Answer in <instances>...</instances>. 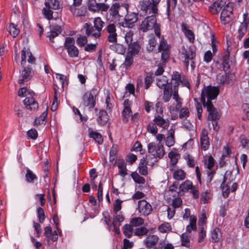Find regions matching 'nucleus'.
<instances>
[{"label": "nucleus", "instance_id": "nucleus-38", "mask_svg": "<svg viewBox=\"0 0 249 249\" xmlns=\"http://www.w3.org/2000/svg\"><path fill=\"white\" fill-rule=\"evenodd\" d=\"M193 186L192 182L190 180H187L180 185L179 191L183 193L190 191Z\"/></svg>", "mask_w": 249, "mask_h": 249}, {"label": "nucleus", "instance_id": "nucleus-62", "mask_svg": "<svg viewBox=\"0 0 249 249\" xmlns=\"http://www.w3.org/2000/svg\"><path fill=\"white\" fill-rule=\"evenodd\" d=\"M207 222V217L205 211H203L201 213V216L198 220V225L199 227H206Z\"/></svg>", "mask_w": 249, "mask_h": 249}, {"label": "nucleus", "instance_id": "nucleus-7", "mask_svg": "<svg viewBox=\"0 0 249 249\" xmlns=\"http://www.w3.org/2000/svg\"><path fill=\"white\" fill-rule=\"evenodd\" d=\"M99 90L96 88H92L90 91L86 92L82 97L84 106L89 108V110L94 108L96 105V97Z\"/></svg>", "mask_w": 249, "mask_h": 249}, {"label": "nucleus", "instance_id": "nucleus-40", "mask_svg": "<svg viewBox=\"0 0 249 249\" xmlns=\"http://www.w3.org/2000/svg\"><path fill=\"white\" fill-rule=\"evenodd\" d=\"M34 93L25 87L21 88L18 91V95L19 97H28L31 95H34Z\"/></svg>", "mask_w": 249, "mask_h": 249}, {"label": "nucleus", "instance_id": "nucleus-49", "mask_svg": "<svg viewBox=\"0 0 249 249\" xmlns=\"http://www.w3.org/2000/svg\"><path fill=\"white\" fill-rule=\"evenodd\" d=\"M130 223L132 227H138L144 223V220L140 217H133L131 218Z\"/></svg>", "mask_w": 249, "mask_h": 249}, {"label": "nucleus", "instance_id": "nucleus-61", "mask_svg": "<svg viewBox=\"0 0 249 249\" xmlns=\"http://www.w3.org/2000/svg\"><path fill=\"white\" fill-rule=\"evenodd\" d=\"M148 232V230L146 228L142 227L136 228L135 230L134 234L137 236H143L146 234Z\"/></svg>", "mask_w": 249, "mask_h": 249}, {"label": "nucleus", "instance_id": "nucleus-58", "mask_svg": "<svg viewBox=\"0 0 249 249\" xmlns=\"http://www.w3.org/2000/svg\"><path fill=\"white\" fill-rule=\"evenodd\" d=\"M230 60L229 55H226L223 61V69L225 72H227L230 68Z\"/></svg>", "mask_w": 249, "mask_h": 249}, {"label": "nucleus", "instance_id": "nucleus-30", "mask_svg": "<svg viewBox=\"0 0 249 249\" xmlns=\"http://www.w3.org/2000/svg\"><path fill=\"white\" fill-rule=\"evenodd\" d=\"M175 130L171 128L166 138H165V144L168 147L173 146L175 142Z\"/></svg>", "mask_w": 249, "mask_h": 249}, {"label": "nucleus", "instance_id": "nucleus-47", "mask_svg": "<svg viewBox=\"0 0 249 249\" xmlns=\"http://www.w3.org/2000/svg\"><path fill=\"white\" fill-rule=\"evenodd\" d=\"M25 177L26 181L30 183L34 182V180H36L37 178L36 175L29 169H27L26 170Z\"/></svg>", "mask_w": 249, "mask_h": 249}, {"label": "nucleus", "instance_id": "nucleus-33", "mask_svg": "<svg viewBox=\"0 0 249 249\" xmlns=\"http://www.w3.org/2000/svg\"><path fill=\"white\" fill-rule=\"evenodd\" d=\"M117 165L119 168V174L123 177L125 176L127 173L124 160L123 159L118 160Z\"/></svg>", "mask_w": 249, "mask_h": 249}, {"label": "nucleus", "instance_id": "nucleus-48", "mask_svg": "<svg viewBox=\"0 0 249 249\" xmlns=\"http://www.w3.org/2000/svg\"><path fill=\"white\" fill-rule=\"evenodd\" d=\"M105 24L104 22L100 17L95 18L94 19V27L98 30L102 32L103 27Z\"/></svg>", "mask_w": 249, "mask_h": 249}, {"label": "nucleus", "instance_id": "nucleus-53", "mask_svg": "<svg viewBox=\"0 0 249 249\" xmlns=\"http://www.w3.org/2000/svg\"><path fill=\"white\" fill-rule=\"evenodd\" d=\"M123 201L119 199L115 200L113 203V213L122 212V204Z\"/></svg>", "mask_w": 249, "mask_h": 249}, {"label": "nucleus", "instance_id": "nucleus-1", "mask_svg": "<svg viewBox=\"0 0 249 249\" xmlns=\"http://www.w3.org/2000/svg\"><path fill=\"white\" fill-rule=\"evenodd\" d=\"M158 13H153L151 12L145 16H142V17H146L142 21L140 28L141 30L143 32H146L148 30L154 29L155 35L158 38H160V25L157 23V19L156 18V15Z\"/></svg>", "mask_w": 249, "mask_h": 249}, {"label": "nucleus", "instance_id": "nucleus-22", "mask_svg": "<svg viewBox=\"0 0 249 249\" xmlns=\"http://www.w3.org/2000/svg\"><path fill=\"white\" fill-rule=\"evenodd\" d=\"M24 67L23 70L21 72L22 78L18 80L19 84H23L25 81L30 80L34 74L32 69L29 66Z\"/></svg>", "mask_w": 249, "mask_h": 249}, {"label": "nucleus", "instance_id": "nucleus-44", "mask_svg": "<svg viewBox=\"0 0 249 249\" xmlns=\"http://www.w3.org/2000/svg\"><path fill=\"white\" fill-rule=\"evenodd\" d=\"M170 46L169 44H167V41L164 38L163 36L161 38L160 41V44L159 45L158 50L159 52L164 51L170 50Z\"/></svg>", "mask_w": 249, "mask_h": 249}, {"label": "nucleus", "instance_id": "nucleus-16", "mask_svg": "<svg viewBox=\"0 0 249 249\" xmlns=\"http://www.w3.org/2000/svg\"><path fill=\"white\" fill-rule=\"evenodd\" d=\"M86 34L89 37L94 38H99L101 36V32L93 27L91 24L88 23L84 25Z\"/></svg>", "mask_w": 249, "mask_h": 249}, {"label": "nucleus", "instance_id": "nucleus-59", "mask_svg": "<svg viewBox=\"0 0 249 249\" xmlns=\"http://www.w3.org/2000/svg\"><path fill=\"white\" fill-rule=\"evenodd\" d=\"M207 177L206 178L207 184H210L213 179V177L215 174V169L206 170V171Z\"/></svg>", "mask_w": 249, "mask_h": 249}, {"label": "nucleus", "instance_id": "nucleus-4", "mask_svg": "<svg viewBox=\"0 0 249 249\" xmlns=\"http://www.w3.org/2000/svg\"><path fill=\"white\" fill-rule=\"evenodd\" d=\"M219 92L218 87L209 86L204 87L201 91V101L203 105L212 103V100L215 99Z\"/></svg>", "mask_w": 249, "mask_h": 249}, {"label": "nucleus", "instance_id": "nucleus-11", "mask_svg": "<svg viewBox=\"0 0 249 249\" xmlns=\"http://www.w3.org/2000/svg\"><path fill=\"white\" fill-rule=\"evenodd\" d=\"M237 183L236 182L231 183V181H227L226 177H224V180L221 184L223 196L227 197L231 192H234L237 188Z\"/></svg>", "mask_w": 249, "mask_h": 249}, {"label": "nucleus", "instance_id": "nucleus-63", "mask_svg": "<svg viewBox=\"0 0 249 249\" xmlns=\"http://www.w3.org/2000/svg\"><path fill=\"white\" fill-rule=\"evenodd\" d=\"M184 159L186 161L187 165L190 167H194L195 165V160L192 156L186 155L184 156Z\"/></svg>", "mask_w": 249, "mask_h": 249}, {"label": "nucleus", "instance_id": "nucleus-17", "mask_svg": "<svg viewBox=\"0 0 249 249\" xmlns=\"http://www.w3.org/2000/svg\"><path fill=\"white\" fill-rule=\"evenodd\" d=\"M23 102L27 109L35 111L38 107V103L33 98V95L26 97Z\"/></svg>", "mask_w": 249, "mask_h": 249}, {"label": "nucleus", "instance_id": "nucleus-51", "mask_svg": "<svg viewBox=\"0 0 249 249\" xmlns=\"http://www.w3.org/2000/svg\"><path fill=\"white\" fill-rule=\"evenodd\" d=\"M147 130L148 132L153 135H156L158 133L157 124L154 122L153 123H150L147 126Z\"/></svg>", "mask_w": 249, "mask_h": 249}, {"label": "nucleus", "instance_id": "nucleus-12", "mask_svg": "<svg viewBox=\"0 0 249 249\" xmlns=\"http://www.w3.org/2000/svg\"><path fill=\"white\" fill-rule=\"evenodd\" d=\"M138 210L142 216H147L150 214L153 208L151 205L145 200L142 199L139 200L138 203Z\"/></svg>", "mask_w": 249, "mask_h": 249}, {"label": "nucleus", "instance_id": "nucleus-3", "mask_svg": "<svg viewBox=\"0 0 249 249\" xmlns=\"http://www.w3.org/2000/svg\"><path fill=\"white\" fill-rule=\"evenodd\" d=\"M161 0H140L138 5V14L143 16L150 14L158 12V6Z\"/></svg>", "mask_w": 249, "mask_h": 249}, {"label": "nucleus", "instance_id": "nucleus-27", "mask_svg": "<svg viewBox=\"0 0 249 249\" xmlns=\"http://www.w3.org/2000/svg\"><path fill=\"white\" fill-rule=\"evenodd\" d=\"M140 50V45L137 41H135L128 45L127 54L135 56L139 54Z\"/></svg>", "mask_w": 249, "mask_h": 249}, {"label": "nucleus", "instance_id": "nucleus-43", "mask_svg": "<svg viewBox=\"0 0 249 249\" xmlns=\"http://www.w3.org/2000/svg\"><path fill=\"white\" fill-rule=\"evenodd\" d=\"M10 35L14 37H16L19 34L20 31L17 26L14 23H11L8 29Z\"/></svg>", "mask_w": 249, "mask_h": 249}, {"label": "nucleus", "instance_id": "nucleus-25", "mask_svg": "<svg viewBox=\"0 0 249 249\" xmlns=\"http://www.w3.org/2000/svg\"><path fill=\"white\" fill-rule=\"evenodd\" d=\"M159 238L157 235H149L143 240V243L148 249H151L156 245Z\"/></svg>", "mask_w": 249, "mask_h": 249}, {"label": "nucleus", "instance_id": "nucleus-5", "mask_svg": "<svg viewBox=\"0 0 249 249\" xmlns=\"http://www.w3.org/2000/svg\"><path fill=\"white\" fill-rule=\"evenodd\" d=\"M147 149L148 153L154 157L152 164L157 162L159 159H162L165 154L164 147L161 143L150 142L147 145Z\"/></svg>", "mask_w": 249, "mask_h": 249}, {"label": "nucleus", "instance_id": "nucleus-29", "mask_svg": "<svg viewBox=\"0 0 249 249\" xmlns=\"http://www.w3.org/2000/svg\"><path fill=\"white\" fill-rule=\"evenodd\" d=\"M163 89V101L165 103L168 102L172 96H173V87L171 85H167Z\"/></svg>", "mask_w": 249, "mask_h": 249}, {"label": "nucleus", "instance_id": "nucleus-55", "mask_svg": "<svg viewBox=\"0 0 249 249\" xmlns=\"http://www.w3.org/2000/svg\"><path fill=\"white\" fill-rule=\"evenodd\" d=\"M157 84L160 89H164L167 85H171L170 84L168 83V79L166 77L158 79Z\"/></svg>", "mask_w": 249, "mask_h": 249}, {"label": "nucleus", "instance_id": "nucleus-60", "mask_svg": "<svg viewBox=\"0 0 249 249\" xmlns=\"http://www.w3.org/2000/svg\"><path fill=\"white\" fill-rule=\"evenodd\" d=\"M133 56L126 54L125 61L123 63L124 67L125 69L129 68L133 63Z\"/></svg>", "mask_w": 249, "mask_h": 249}, {"label": "nucleus", "instance_id": "nucleus-34", "mask_svg": "<svg viewBox=\"0 0 249 249\" xmlns=\"http://www.w3.org/2000/svg\"><path fill=\"white\" fill-rule=\"evenodd\" d=\"M186 174L181 169L175 170L173 173V178L177 181H181L185 179Z\"/></svg>", "mask_w": 249, "mask_h": 249}, {"label": "nucleus", "instance_id": "nucleus-42", "mask_svg": "<svg viewBox=\"0 0 249 249\" xmlns=\"http://www.w3.org/2000/svg\"><path fill=\"white\" fill-rule=\"evenodd\" d=\"M181 245L182 246L189 248L190 246V240L188 234L186 232L180 235Z\"/></svg>", "mask_w": 249, "mask_h": 249}, {"label": "nucleus", "instance_id": "nucleus-45", "mask_svg": "<svg viewBox=\"0 0 249 249\" xmlns=\"http://www.w3.org/2000/svg\"><path fill=\"white\" fill-rule=\"evenodd\" d=\"M123 231L127 238H130L133 234V228L131 225L125 224L123 227Z\"/></svg>", "mask_w": 249, "mask_h": 249}, {"label": "nucleus", "instance_id": "nucleus-64", "mask_svg": "<svg viewBox=\"0 0 249 249\" xmlns=\"http://www.w3.org/2000/svg\"><path fill=\"white\" fill-rule=\"evenodd\" d=\"M190 112L189 109L187 107L182 108L179 111V117L180 119H186L189 117Z\"/></svg>", "mask_w": 249, "mask_h": 249}, {"label": "nucleus", "instance_id": "nucleus-31", "mask_svg": "<svg viewBox=\"0 0 249 249\" xmlns=\"http://www.w3.org/2000/svg\"><path fill=\"white\" fill-rule=\"evenodd\" d=\"M149 162L148 160L146 161L145 158H143L141 160L140 162L138 167V170L139 173L142 176H146L148 174V169L147 164Z\"/></svg>", "mask_w": 249, "mask_h": 249}, {"label": "nucleus", "instance_id": "nucleus-13", "mask_svg": "<svg viewBox=\"0 0 249 249\" xmlns=\"http://www.w3.org/2000/svg\"><path fill=\"white\" fill-rule=\"evenodd\" d=\"M106 30L108 34L107 40L112 43H116L117 42V34L116 26L113 23L108 24Z\"/></svg>", "mask_w": 249, "mask_h": 249}, {"label": "nucleus", "instance_id": "nucleus-23", "mask_svg": "<svg viewBox=\"0 0 249 249\" xmlns=\"http://www.w3.org/2000/svg\"><path fill=\"white\" fill-rule=\"evenodd\" d=\"M153 122L157 125L162 127L164 129H166L169 127L170 121L168 119H164L160 115H156L153 119Z\"/></svg>", "mask_w": 249, "mask_h": 249}, {"label": "nucleus", "instance_id": "nucleus-15", "mask_svg": "<svg viewBox=\"0 0 249 249\" xmlns=\"http://www.w3.org/2000/svg\"><path fill=\"white\" fill-rule=\"evenodd\" d=\"M26 57H28L27 61L29 63L34 64L36 62V58L32 55L30 50L25 47L21 51V65L24 66L26 63Z\"/></svg>", "mask_w": 249, "mask_h": 249}, {"label": "nucleus", "instance_id": "nucleus-32", "mask_svg": "<svg viewBox=\"0 0 249 249\" xmlns=\"http://www.w3.org/2000/svg\"><path fill=\"white\" fill-rule=\"evenodd\" d=\"M88 131L90 138L94 139L99 144H101L103 142V139L99 133L94 131L91 128H89Z\"/></svg>", "mask_w": 249, "mask_h": 249}, {"label": "nucleus", "instance_id": "nucleus-56", "mask_svg": "<svg viewBox=\"0 0 249 249\" xmlns=\"http://www.w3.org/2000/svg\"><path fill=\"white\" fill-rule=\"evenodd\" d=\"M52 8L50 7H45L42 9V13L44 16L48 20L51 19L53 18V11Z\"/></svg>", "mask_w": 249, "mask_h": 249}, {"label": "nucleus", "instance_id": "nucleus-20", "mask_svg": "<svg viewBox=\"0 0 249 249\" xmlns=\"http://www.w3.org/2000/svg\"><path fill=\"white\" fill-rule=\"evenodd\" d=\"M80 5H71L70 7V10L72 14L76 17H83L85 16L87 13V8L85 6L79 7Z\"/></svg>", "mask_w": 249, "mask_h": 249}, {"label": "nucleus", "instance_id": "nucleus-9", "mask_svg": "<svg viewBox=\"0 0 249 249\" xmlns=\"http://www.w3.org/2000/svg\"><path fill=\"white\" fill-rule=\"evenodd\" d=\"M75 40L73 37H67L65 38L64 48L70 57H76L79 55V50L75 46Z\"/></svg>", "mask_w": 249, "mask_h": 249}, {"label": "nucleus", "instance_id": "nucleus-46", "mask_svg": "<svg viewBox=\"0 0 249 249\" xmlns=\"http://www.w3.org/2000/svg\"><path fill=\"white\" fill-rule=\"evenodd\" d=\"M45 5L46 7H50L53 10L58 9L59 6V2L57 0H46Z\"/></svg>", "mask_w": 249, "mask_h": 249}, {"label": "nucleus", "instance_id": "nucleus-28", "mask_svg": "<svg viewBox=\"0 0 249 249\" xmlns=\"http://www.w3.org/2000/svg\"><path fill=\"white\" fill-rule=\"evenodd\" d=\"M247 17V14H244L243 21L241 23V24L238 28V35L237 37L239 40L242 39V38L243 37V36L246 34L247 31L248 22L246 21Z\"/></svg>", "mask_w": 249, "mask_h": 249}, {"label": "nucleus", "instance_id": "nucleus-52", "mask_svg": "<svg viewBox=\"0 0 249 249\" xmlns=\"http://www.w3.org/2000/svg\"><path fill=\"white\" fill-rule=\"evenodd\" d=\"M131 176L136 183L144 184L145 182V179L143 177L140 176L137 173H132Z\"/></svg>", "mask_w": 249, "mask_h": 249}, {"label": "nucleus", "instance_id": "nucleus-14", "mask_svg": "<svg viewBox=\"0 0 249 249\" xmlns=\"http://www.w3.org/2000/svg\"><path fill=\"white\" fill-rule=\"evenodd\" d=\"M206 107L207 110L209 113L208 119L209 121H217L220 118V113L214 107L212 103H209L208 104L203 105Z\"/></svg>", "mask_w": 249, "mask_h": 249}, {"label": "nucleus", "instance_id": "nucleus-21", "mask_svg": "<svg viewBox=\"0 0 249 249\" xmlns=\"http://www.w3.org/2000/svg\"><path fill=\"white\" fill-rule=\"evenodd\" d=\"M225 5L224 0H217L209 7V10L212 14H217Z\"/></svg>", "mask_w": 249, "mask_h": 249}, {"label": "nucleus", "instance_id": "nucleus-54", "mask_svg": "<svg viewBox=\"0 0 249 249\" xmlns=\"http://www.w3.org/2000/svg\"><path fill=\"white\" fill-rule=\"evenodd\" d=\"M158 230L160 232L165 233L171 231L172 228L170 223H164L159 227Z\"/></svg>", "mask_w": 249, "mask_h": 249}, {"label": "nucleus", "instance_id": "nucleus-57", "mask_svg": "<svg viewBox=\"0 0 249 249\" xmlns=\"http://www.w3.org/2000/svg\"><path fill=\"white\" fill-rule=\"evenodd\" d=\"M73 111L76 116V119L80 122H86L87 118L83 117L79 110L75 107H73Z\"/></svg>", "mask_w": 249, "mask_h": 249}, {"label": "nucleus", "instance_id": "nucleus-6", "mask_svg": "<svg viewBox=\"0 0 249 249\" xmlns=\"http://www.w3.org/2000/svg\"><path fill=\"white\" fill-rule=\"evenodd\" d=\"M180 53L181 57L184 59V63L186 69H188L190 62L191 66L193 69L195 67L193 59L196 57V53L194 49L191 47L183 46L180 51Z\"/></svg>", "mask_w": 249, "mask_h": 249}, {"label": "nucleus", "instance_id": "nucleus-50", "mask_svg": "<svg viewBox=\"0 0 249 249\" xmlns=\"http://www.w3.org/2000/svg\"><path fill=\"white\" fill-rule=\"evenodd\" d=\"M99 3L95 0H89L88 2L89 9L93 12H99Z\"/></svg>", "mask_w": 249, "mask_h": 249}, {"label": "nucleus", "instance_id": "nucleus-10", "mask_svg": "<svg viewBox=\"0 0 249 249\" xmlns=\"http://www.w3.org/2000/svg\"><path fill=\"white\" fill-rule=\"evenodd\" d=\"M132 101L128 99L124 100L123 103V109L121 112L122 121L124 123H128L132 111L131 110Z\"/></svg>", "mask_w": 249, "mask_h": 249}, {"label": "nucleus", "instance_id": "nucleus-41", "mask_svg": "<svg viewBox=\"0 0 249 249\" xmlns=\"http://www.w3.org/2000/svg\"><path fill=\"white\" fill-rule=\"evenodd\" d=\"M221 236V232L219 228H214L211 232V240L213 243L218 242Z\"/></svg>", "mask_w": 249, "mask_h": 249}, {"label": "nucleus", "instance_id": "nucleus-2", "mask_svg": "<svg viewBox=\"0 0 249 249\" xmlns=\"http://www.w3.org/2000/svg\"><path fill=\"white\" fill-rule=\"evenodd\" d=\"M182 79V75L178 71L174 72L172 75V82H174L173 86V99L176 102L175 106H171L169 110L172 113L175 111H177L182 105V99L179 97L178 93V86Z\"/></svg>", "mask_w": 249, "mask_h": 249}, {"label": "nucleus", "instance_id": "nucleus-35", "mask_svg": "<svg viewBox=\"0 0 249 249\" xmlns=\"http://www.w3.org/2000/svg\"><path fill=\"white\" fill-rule=\"evenodd\" d=\"M204 166L207 170H213L214 165V160L211 155L206 156L204 159Z\"/></svg>", "mask_w": 249, "mask_h": 249}, {"label": "nucleus", "instance_id": "nucleus-36", "mask_svg": "<svg viewBox=\"0 0 249 249\" xmlns=\"http://www.w3.org/2000/svg\"><path fill=\"white\" fill-rule=\"evenodd\" d=\"M120 8V4L118 3H115L111 6L109 9L110 15L113 18V19H116L119 17V10Z\"/></svg>", "mask_w": 249, "mask_h": 249}, {"label": "nucleus", "instance_id": "nucleus-19", "mask_svg": "<svg viewBox=\"0 0 249 249\" xmlns=\"http://www.w3.org/2000/svg\"><path fill=\"white\" fill-rule=\"evenodd\" d=\"M94 111L96 113V115L98 116L97 121L98 124L101 125H105L108 121V116L107 112L103 110H100L98 113V109L96 107L94 108Z\"/></svg>", "mask_w": 249, "mask_h": 249}, {"label": "nucleus", "instance_id": "nucleus-39", "mask_svg": "<svg viewBox=\"0 0 249 249\" xmlns=\"http://www.w3.org/2000/svg\"><path fill=\"white\" fill-rule=\"evenodd\" d=\"M168 157L170 159L171 164L175 165L178 162L180 156L175 150H172L168 153Z\"/></svg>", "mask_w": 249, "mask_h": 249}, {"label": "nucleus", "instance_id": "nucleus-24", "mask_svg": "<svg viewBox=\"0 0 249 249\" xmlns=\"http://www.w3.org/2000/svg\"><path fill=\"white\" fill-rule=\"evenodd\" d=\"M138 16H140L138 13L137 14L135 13H128L125 18V24L123 25L124 27H128L129 28L131 27L133 24L136 22L138 19Z\"/></svg>", "mask_w": 249, "mask_h": 249}, {"label": "nucleus", "instance_id": "nucleus-8", "mask_svg": "<svg viewBox=\"0 0 249 249\" xmlns=\"http://www.w3.org/2000/svg\"><path fill=\"white\" fill-rule=\"evenodd\" d=\"M233 7V3L228 2L222 8L220 15V20L223 24L226 25L232 21Z\"/></svg>", "mask_w": 249, "mask_h": 249}, {"label": "nucleus", "instance_id": "nucleus-18", "mask_svg": "<svg viewBox=\"0 0 249 249\" xmlns=\"http://www.w3.org/2000/svg\"><path fill=\"white\" fill-rule=\"evenodd\" d=\"M200 145L201 149L206 151L210 146L209 139L208 136V132L206 129H203L200 135Z\"/></svg>", "mask_w": 249, "mask_h": 249}, {"label": "nucleus", "instance_id": "nucleus-37", "mask_svg": "<svg viewBox=\"0 0 249 249\" xmlns=\"http://www.w3.org/2000/svg\"><path fill=\"white\" fill-rule=\"evenodd\" d=\"M124 217L122 212L113 213V225L119 224L124 221Z\"/></svg>", "mask_w": 249, "mask_h": 249}, {"label": "nucleus", "instance_id": "nucleus-26", "mask_svg": "<svg viewBox=\"0 0 249 249\" xmlns=\"http://www.w3.org/2000/svg\"><path fill=\"white\" fill-rule=\"evenodd\" d=\"M61 32V27L57 25L50 26V31L47 33V36L49 38L50 41L53 42V38L57 36Z\"/></svg>", "mask_w": 249, "mask_h": 249}]
</instances>
